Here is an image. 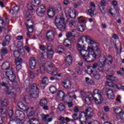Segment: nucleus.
<instances>
[{
  "mask_svg": "<svg viewBox=\"0 0 124 124\" xmlns=\"http://www.w3.org/2000/svg\"><path fill=\"white\" fill-rule=\"evenodd\" d=\"M84 38H85V41L88 43L90 46L88 47V50H95L97 47H98V43L94 42L93 40L90 36H85Z\"/></svg>",
  "mask_w": 124,
  "mask_h": 124,
  "instance_id": "1",
  "label": "nucleus"
},
{
  "mask_svg": "<svg viewBox=\"0 0 124 124\" xmlns=\"http://www.w3.org/2000/svg\"><path fill=\"white\" fill-rule=\"evenodd\" d=\"M91 95L93 99H94V101L98 104H100L101 102H102L103 98H102V95H101V92L99 90L95 89L93 91V94Z\"/></svg>",
  "mask_w": 124,
  "mask_h": 124,
  "instance_id": "2",
  "label": "nucleus"
},
{
  "mask_svg": "<svg viewBox=\"0 0 124 124\" xmlns=\"http://www.w3.org/2000/svg\"><path fill=\"white\" fill-rule=\"evenodd\" d=\"M9 24V19L6 17V14H4L2 18H0V31H7L5 27Z\"/></svg>",
  "mask_w": 124,
  "mask_h": 124,
  "instance_id": "3",
  "label": "nucleus"
},
{
  "mask_svg": "<svg viewBox=\"0 0 124 124\" xmlns=\"http://www.w3.org/2000/svg\"><path fill=\"white\" fill-rule=\"evenodd\" d=\"M55 25L59 31H62L63 30L65 29V22H64V19L61 17H58L56 16L55 18Z\"/></svg>",
  "mask_w": 124,
  "mask_h": 124,
  "instance_id": "4",
  "label": "nucleus"
},
{
  "mask_svg": "<svg viewBox=\"0 0 124 124\" xmlns=\"http://www.w3.org/2000/svg\"><path fill=\"white\" fill-rule=\"evenodd\" d=\"M6 76L9 80L12 82V84L13 86H16L17 84H18V82L16 80V75L14 73L13 69H11V71L6 72Z\"/></svg>",
  "mask_w": 124,
  "mask_h": 124,
  "instance_id": "5",
  "label": "nucleus"
},
{
  "mask_svg": "<svg viewBox=\"0 0 124 124\" xmlns=\"http://www.w3.org/2000/svg\"><path fill=\"white\" fill-rule=\"evenodd\" d=\"M46 11L45 5H42L38 7L36 11V13L39 17H44Z\"/></svg>",
  "mask_w": 124,
  "mask_h": 124,
  "instance_id": "6",
  "label": "nucleus"
},
{
  "mask_svg": "<svg viewBox=\"0 0 124 124\" xmlns=\"http://www.w3.org/2000/svg\"><path fill=\"white\" fill-rule=\"evenodd\" d=\"M65 12L66 14H68L69 17H71V19H75L76 16L79 14L77 11H73V10L69 8H66L65 10Z\"/></svg>",
  "mask_w": 124,
  "mask_h": 124,
  "instance_id": "7",
  "label": "nucleus"
},
{
  "mask_svg": "<svg viewBox=\"0 0 124 124\" xmlns=\"http://www.w3.org/2000/svg\"><path fill=\"white\" fill-rule=\"evenodd\" d=\"M114 112L115 114H117L118 115L116 117V119L117 120H123L124 117H123V116L124 115V111H123V109H122V108L121 107H116L114 110Z\"/></svg>",
  "mask_w": 124,
  "mask_h": 124,
  "instance_id": "8",
  "label": "nucleus"
},
{
  "mask_svg": "<svg viewBox=\"0 0 124 124\" xmlns=\"http://www.w3.org/2000/svg\"><path fill=\"white\" fill-rule=\"evenodd\" d=\"M17 106L18 108H20L21 110L23 111H26L27 113H29L31 116L33 115L34 112L32 110H30L29 108L27 107V106L25 105L24 103L22 102H19L17 103Z\"/></svg>",
  "mask_w": 124,
  "mask_h": 124,
  "instance_id": "9",
  "label": "nucleus"
},
{
  "mask_svg": "<svg viewBox=\"0 0 124 124\" xmlns=\"http://www.w3.org/2000/svg\"><path fill=\"white\" fill-rule=\"evenodd\" d=\"M102 93H106L108 99H114V98H115L114 92L110 89L107 90V88H103L102 90Z\"/></svg>",
  "mask_w": 124,
  "mask_h": 124,
  "instance_id": "10",
  "label": "nucleus"
},
{
  "mask_svg": "<svg viewBox=\"0 0 124 124\" xmlns=\"http://www.w3.org/2000/svg\"><path fill=\"white\" fill-rule=\"evenodd\" d=\"M41 117L42 118V122L45 123L46 124H48L53 121L52 118H49L50 117V114H49L45 115V114L42 113L41 114Z\"/></svg>",
  "mask_w": 124,
  "mask_h": 124,
  "instance_id": "11",
  "label": "nucleus"
},
{
  "mask_svg": "<svg viewBox=\"0 0 124 124\" xmlns=\"http://www.w3.org/2000/svg\"><path fill=\"white\" fill-rule=\"evenodd\" d=\"M48 104V101H47V98H43L39 102V105L43 107L44 110H48L49 107L47 106Z\"/></svg>",
  "mask_w": 124,
  "mask_h": 124,
  "instance_id": "12",
  "label": "nucleus"
},
{
  "mask_svg": "<svg viewBox=\"0 0 124 124\" xmlns=\"http://www.w3.org/2000/svg\"><path fill=\"white\" fill-rule=\"evenodd\" d=\"M83 37H85V36L81 37L80 39H79L78 41V43L77 44V47L78 49L79 50V52L82 51V50H84L85 49V45H82L83 43H84V40H83Z\"/></svg>",
  "mask_w": 124,
  "mask_h": 124,
  "instance_id": "13",
  "label": "nucleus"
},
{
  "mask_svg": "<svg viewBox=\"0 0 124 124\" xmlns=\"http://www.w3.org/2000/svg\"><path fill=\"white\" fill-rule=\"evenodd\" d=\"M36 60L34 57L31 58L29 60V65L31 69H35L36 67Z\"/></svg>",
  "mask_w": 124,
  "mask_h": 124,
  "instance_id": "14",
  "label": "nucleus"
},
{
  "mask_svg": "<svg viewBox=\"0 0 124 124\" xmlns=\"http://www.w3.org/2000/svg\"><path fill=\"white\" fill-rule=\"evenodd\" d=\"M26 26L28 30V31H30H30H33V22L31 20H28L27 23H26Z\"/></svg>",
  "mask_w": 124,
  "mask_h": 124,
  "instance_id": "15",
  "label": "nucleus"
},
{
  "mask_svg": "<svg viewBox=\"0 0 124 124\" xmlns=\"http://www.w3.org/2000/svg\"><path fill=\"white\" fill-rule=\"evenodd\" d=\"M72 85L71 82L68 79L64 80L62 82V85L65 89H69V88H71Z\"/></svg>",
  "mask_w": 124,
  "mask_h": 124,
  "instance_id": "16",
  "label": "nucleus"
},
{
  "mask_svg": "<svg viewBox=\"0 0 124 124\" xmlns=\"http://www.w3.org/2000/svg\"><path fill=\"white\" fill-rule=\"evenodd\" d=\"M87 117L86 112L82 111L79 115L78 120L80 123H82V122L87 121Z\"/></svg>",
  "mask_w": 124,
  "mask_h": 124,
  "instance_id": "17",
  "label": "nucleus"
},
{
  "mask_svg": "<svg viewBox=\"0 0 124 124\" xmlns=\"http://www.w3.org/2000/svg\"><path fill=\"white\" fill-rule=\"evenodd\" d=\"M86 114L87 117L91 119L93 116V110L91 107L86 109Z\"/></svg>",
  "mask_w": 124,
  "mask_h": 124,
  "instance_id": "18",
  "label": "nucleus"
},
{
  "mask_svg": "<svg viewBox=\"0 0 124 124\" xmlns=\"http://www.w3.org/2000/svg\"><path fill=\"white\" fill-rule=\"evenodd\" d=\"M10 36L9 35H6L5 37V41H3L2 42V45L3 47H5V46H7L9 44V42H10L11 40Z\"/></svg>",
  "mask_w": 124,
  "mask_h": 124,
  "instance_id": "19",
  "label": "nucleus"
},
{
  "mask_svg": "<svg viewBox=\"0 0 124 124\" xmlns=\"http://www.w3.org/2000/svg\"><path fill=\"white\" fill-rule=\"evenodd\" d=\"M54 32L47 31L46 33V38L48 41H53L55 34Z\"/></svg>",
  "mask_w": 124,
  "mask_h": 124,
  "instance_id": "20",
  "label": "nucleus"
},
{
  "mask_svg": "<svg viewBox=\"0 0 124 124\" xmlns=\"http://www.w3.org/2000/svg\"><path fill=\"white\" fill-rule=\"evenodd\" d=\"M22 121H23V118H18L17 116L13 117V119H12V121L10 123H12V124H22Z\"/></svg>",
  "mask_w": 124,
  "mask_h": 124,
  "instance_id": "21",
  "label": "nucleus"
},
{
  "mask_svg": "<svg viewBox=\"0 0 124 124\" xmlns=\"http://www.w3.org/2000/svg\"><path fill=\"white\" fill-rule=\"evenodd\" d=\"M19 11V7L18 6H15L12 9L10 10L9 13L12 15H17Z\"/></svg>",
  "mask_w": 124,
  "mask_h": 124,
  "instance_id": "22",
  "label": "nucleus"
},
{
  "mask_svg": "<svg viewBox=\"0 0 124 124\" xmlns=\"http://www.w3.org/2000/svg\"><path fill=\"white\" fill-rule=\"evenodd\" d=\"M93 52V57L94 58V59H96V57H97V55H99L101 53V49L98 46L97 47H96L94 50H92Z\"/></svg>",
  "mask_w": 124,
  "mask_h": 124,
  "instance_id": "23",
  "label": "nucleus"
},
{
  "mask_svg": "<svg viewBox=\"0 0 124 124\" xmlns=\"http://www.w3.org/2000/svg\"><path fill=\"white\" fill-rule=\"evenodd\" d=\"M17 118H20L21 119H24L25 118V115L24 112L20 110H17L16 111V116Z\"/></svg>",
  "mask_w": 124,
  "mask_h": 124,
  "instance_id": "24",
  "label": "nucleus"
},
{
  "mask_svg": "<svg viewBox=\"0 0 124 124\" xmlns=\"http://www.w3.org/2000/svg\"><path fill=\"white\" fill-rule=\"evenodd\" d=\"M1 67L3 70H8L10 67V64L8 62H4L2 63Z\"/></svg>",
  "mask_w": 124,
  "mask_h": 124,
  "instance_id": "25",
  "label": "nucleus"
},
{
  "mask_svg": "<svg viewBox=\"0 0 124 124\" xmlns=\"http://www.w3.org/2000/svg\"><path fill=\"white\" fill-rule=\"evenodd\" d=\"M65 63L67 66H69L71 63H72V57L71 55H69L67 56V58L65 59Z\"/></svg>",
  "mask_w": 124,
  "mask_h": 124,
  "instance_id": "26",
  "label": "nucleus"
},
{
  "mask_svg": "<svg viewBox=\"0 0 124 124\" xmlns=\"http://www.w3.org/2000/svg\"><path fill=\"white\" fill-rule=\"evenodd\" d=\"M0 103L1 107H7L9 102L6 98L2 99L0 100Z\"/></svg>",
  "mask_w": 124,
  "mask_h": 124,
  "instance_id": "27",
  "label": "nucleus"
},
{
  "mask_svg": "<svg viewBox=\"0 0 124 124\" xmlns=\"http://www.w3.org/2000/svg\"><path fill=\"white\" fill-rule=\"evenodd\" d=\"M57 96L58 98H59V99H61V100H64V92H63L62 91H59L57 93Z\"/></svg>",
  "mask_w": 124,
  "mask_h": 124,
  "instance_id": "28",
  "label": "nucleus"
},
{
  "mask_svg": "<svg viewBox=\"0 0 124 124\" xmlns=\"http://www.w3.org/2000/svg\"><path fill=\"white\" fill-rule=\"evenodd\" d=\"M51 74L53 75V77L50 78V80L51 81H54V80H59V78H57V71L55 70H52Z\"/></svg>",
  "mask_w": 124,
  "mask_h": 124,
  "instance_id": "29",
  "label": "nucleus"
},
{
  "mask_svg": "<svg viewBox=\"0 0 124 124\" xmlns=\"http://www.w3.org/2000/svg\"><path fill=\"white\" fill-rule=\"evenodd\" d=\"M63 45L65 47H69V48H71V41L68 39H65L64 40Z\"/></svg>",
  "mask_w": 124,
  "mask_h": 124,
  "instance_id": "30",
  "label": "nucleus"
},
{
  "mask_svg": "<svg viewBox=\"0 0 124 124\" xmlns=\"http://www.w3.org/2000/svg\"><path fill=\"white\" fill-rule=\"evenodd\" d=\"M47 15L49 16L50 18H52L56 15V12L53 9H49L47 11Z\"/></svg>",
  "mask_w": 124,
  "mask_h": 124,
  "instance_id": "31",
  "label": "nucleus"
},
{
  "mask_svg": "<svg viewBox=\"0 0 124 124\" xmlns=\"http://www.w3.org/2000/svg\"><path fill=\"white\" fill-rule=\"evenodd\" d=\"M107 79L108 80V81H111V82H115L116 81L117 78L115 77V76L113 75H109L107 76Z\"/></svg>",
  "mask_w": 124,
  "mask_h": 124,
  "instance_id": "32",
  "label": "nucleus"
},
{
  "mask_svg": "<svg viewBox=\"0 0 124 124\" xmlns=\"http://www.w3.org/2000/svg\"><path fill=\"white\" fill-rule=\"evenodd\" d=\"M31 93V97H33V98H37L38 97V91H36V90H34L33 91H30Z\"/></svg>",
  "mask_w": 124,
  "mask_h": 124,
  "instance_id": "33",
  "label": "nucleus"
},
{
  "mask_svg": "<svg viewBox=\"0 0 124 124\" xmlns=\"http://www.w3.org/2000/svg\"><path fill=\"white\" fill-rule=\"evenodd\" d=\"M31 3L34 7H37L41 3V1L40 0H32Z\"/></svg>",
  "mask_w": 124,
  "mask_h": 124,
  "instance_id": "34",
  "label": "nucleus"
},
{
  "mask_svg": "<svg viewBox=\"0 0 124 124\" xmlns=\"http://www.w3.org/2000/svg\"><path fill=\"white\" fill-rule=\"evenodd\" d=\"M90 51V50H86L84 48L83 50H82L81 51L79 52V53H80V55L82 56V57H84L85 56L90 55V51Z\"/></svg>",
  "mask_w": 124,
  "mask_h": 124,
  "instance_id": "35",
  "label": "nucleus"
},
{
  "mask_svg": "<svg viewBox=\"0 0 124 124\" xmlns=\"http://www.w3.org/2000/svg\"><path fill=\"white\" fill-rule=\"evenodd\" d=\"M33 91H36L37 92L39 91L38 87H37L36 83H33L31 86L30 92H33Z\"/></svg>",
  "mask_w": 124,
  "mask_h": 124,
  "instance_id": "36",
  "label": "nucleus"
},
{
  "mask_svg": "<svg viewBox=\"0 0 124 124\" xmlns=\"http://www.w3.org/2000/svg\"><path fill=\"white\" fill-rule=\"evenodd\" d=\"M82 58L85 62H93V60H90V54L82 56Z\"/></svg>",
  "mask_w": 124,
  "mask_h": 124,
  "instance_id": "37",
  "label": "nucleus"
},
{
  "mask_svg": "<svg viewBox=\"0 0 124 124\" xmlns=\"http://www.w3.org/2000/svg\"><path fill=\"white\" fill-rule=\"evenodd\" d=\"M78 23H79L80 24L83 23H87V22L86 21V19H85V17L83 16H80V17H79L78 19Z\"/></svg>",
  "mask_w": 124,
  "mask_h": 124,
  "instance_id": "38",
  "label": "nucleus"
},
{
  "mask_svg": "<svg viewBox=\"0 0 124 124\" xmlns=\"http://www.w3.org/2000/svg\"><path fill=\"white\" fill-rule=\"evenodd\" d=\"M8 115L9 118L11 119H13V118H15V116H14V112L13 111V109H11L8 111Z\"/></svg>",
  "mask_w": 124,
  "mask_h": 124,
  "instance_id": "39",
  "label": "nucleus"
},
{
  "mask_svg": "<svg viewBox=\"0 0 124 124\" xmlns=\"http://www.w3.org/2000/svg\"><path fill=\"white\" fill-rule=\"evenodd\" d=\"M28 74L29 75H30V77H31V79H34V78H35V75L34 74H35V71L33 72L29 70L28 71Z\"/></svg>",
  "mask_w": 124,
  "mask_h": 124,
  "instance_id": "40",
  "label": "nucleus"
},
{
  "mask_svg": "<svg viewBox=\"0 0 124 124\" xmlns=\"http://www.w3.org/2000/svg\"><path fill=\"white\" fill-rule=\"evenodd\" d=\"M49 91L52 94H54V93H57V89L55 86H50L49 87Z\"/></svg>",
  "mask_w": 124,
  "mask_h": 124,
  "instance_id": "41",
  "label": "nucleus"
},
{
  "mask_svg": "<svg viewBox=\"0 0 124 124\" xmlns=\"http://www.w3.org/2000/svg\"><path fill=\"white\" fill-rule=\"evenodd\" d=\"M16 64H21L23 62V60L22 59L17 57L15 59Z\"/></svg>",
  "mask_w": 124,
  "mask_h": 124,
  "instance_id": "42",
  "label": "nucleus"
},
{
  "mask_svg": "<svg viewBox=\"0 0 124 124\" xmlns=\"http://www.w3.org/2000/svg\"><path fill=\"white\" fill-rule=\"evenodd\" d=\"M58 108L60 111H63L64 109H65V107L64 106V105L63 104H60L59 105Z\"/></svg>",
  "mask_w": 124,
  "mask_h": 124,
  "instance_id": "43",
  "label": "nucleus"
},
{
  "mask_svg": "<svg viewBox=\"0 0 124 124\" xmlns=\"http://www.w3.org/2000/svg\"><path fill=\"white\" fill-rule=\"evenodd\" d=\"M88 12L91 17H93L94 16L93 9H92V8L90 7V9L88 10Z\"/></svg>",
  "mask_w": 124,
  "mask_h": 124,
  "instance_id": "44",
  "label": "nucleus"
},
{
  "mask_svg": "<svg viewBox=\"0 0 124 124\" xmlns=\"http://www.w3.org/2000/svg\"><path fill=\"white\" fill-rule=\"evenodd\" d=\"M72 118H73V119L71 120V122H73L74 121H77L78 120H79V117H78V115L76 113H74L72 115Z\"/></svg>",
  "mask_w": 124,
  "mask_h": 124,
  "instance_id": "45",
  "label": "nucleus"
},
{
  "mask_svg": "<svg viewBox=\"0 0 124 124\" xmlns=\"http://www.w3.org/2000/svg\"><path fill=\"white\" fill-rule=\"evenodd\" d=\"M14 55L16 58H19L21 56V53H20V51L17 50L14 51Z\"/></svg>",
  "mask_w": 124,
  "mask_h": 124,
  "instance_id": "46",
  "label": "nucleus"
},
{
  "mask_svg": "<svg viewBox=\"0 0 124 124\" xmlns=\"http://www.w3.org/2000/svg\"><path fill=\"white\" fill-rule=\"evenodd\" d=\"M104 66L101 65V64H99L97 68V70L100 72H104Z\"/></svg>",
  "mask_w": 124,
  "mask_h": 124,
  "instance_id": "47",
  "label": "nucleus"
},
{
  "mask_svg": "<svg viewBox=\"0 0 124 124\" xmlns=\"http://www.w3.org/2000/svg\"><path fill=\"white\" fill-rule=\"evenodd\" d=\"M77 30L78 31H84L85 27L83 25H80L77 27Z\"/></svg>",
  "mask_w": 124,
  "mask_h": 124,
  "instance_id": "48",
  "label": "nucleus"
},
{
  "mask_svg": "<svg viewBox=\"0 0 124 124\" xmlns=\"http://www.w3.org/2000/svg\"><path fill=\"white\" fill-rule=\"evenodd\" d=\"M91 100H94V99H93V96L92 97H87L85 98V101L87 104L91 101ZM89 101V102H88Z\"/></svg>",
  "mask_w": 124,
  "mask_h": 124,
  "instance_id": "49",
  "label": "nucleus"
},
{
  "mask_svg": "<svg viewBox=\"0 0 124 124\" xmlns=\"http://www.w3.org/2000/svg\"><path fill=\"white\" fill-rule=\"evenodd\" d=\"M48 81V78L46 77H44V78H43L42 83H43V84H45L46 85Z\"/></svg>",
  "mask_w": 124,
  "mask_h": 124,
  "instance_id": "50",
  "label": "nucleus"
},
{
  "mask_svg": "<svg viewBox=\"0 0 124 124\" xmlns=\"http://www.w3.org/2000/svg\"><path fill=\"white\" fill-rule=\"evenodd\" d=\"M108 61V59L107 58H105L103 62H100L99 64H101V65H102L103 66H105V65H106V62H107Z\"/></svg>",
  "mask_w": 124,
  "mask_h": 124,
  "instance_id": "51",
  "label": "nucleus"
},
{
  "mask_svg": "<svg viewBox=\"0 0 124 124\" xmlns=\"http://www.w3.org/2000/svg\"><path fill=\"white\" fill-rule=\"evenodd\" d=\"M1 53H2L3 55H6V54H8V51H7L6 48H3L1 49Z\"/></svg>",
  "mask_w": 124,
  "mask_h": 124,
  "instance_id": "52",
  "label": "nucleus"
},
{
  "mask_svg": "<svg viewBox=\"0 0 124 124\" xmlns=\"http://www.w3.org/2000/svg\"><path fill=\"white\" fill-rule=\"evenodd\" d=\"M106 83H107V85H108V87H111L112 88H114V85L113 82L107 81Z\"/></svg>",
  "mask_w": 124,
  "mask_h": 124,
  "instance_id": "53",
  "label": "nucleus"
},
{
  "mask_svg": "<svg viewBox=\"0 0 124 124\" xmlns=\"http://www.w3.org/2000/svg\"><path fill=\"white\" fill-rule=\"evenodd\" d=\"M50 53L47 54V56L48 58H52L53 55H54V50H51L50 51H49Z\"/></svg>",
  "mask_w": 124,
  "mask_h": 124,
  "instance_id": "54",
  "label": "nucleus"
},
{
  "mask_svg": "<svg viewBox=\"0 0 124 124\" xmlns=\"http://www.w3.org/2000/svg\"><path fill=\"white\" fill-rule=\"evenodd\" d=\"M27 7L29 10H31L32 12H34V10L33 9V7L32 6H29V4H27Z\"/></svg>",
  "mask_w": 124,
  "mask_h": 124,
  "instance_id": "55",
  "label": "nucleus"
},
{
  "mask_svg": "<svg viewBox=\"0 0 124 124\" xmlns=\"http://www.w3.org/2000/svg\"><path fill=\"white\" fill-rule=\"evenodd\" d=\"M93 76L96 80H98L99 78H100V76L99 75V74H93Z\"/></svg>",
  "mask_w": 124,
  "mask_h": 124,
  "instance_id": "56",
  "label": "nucleus"
},
{
  "mask_svg": "<svg viewBox=\"0 0 124 124\" xmlns=\"http://www.w3.org/2000/svg\"><path fill=\"white\" fill-rule=\"evenodd\" d=\"M5 80H6L5 78H3V82L1 84V85L2 87H6V84H7V83H6V82H5Z\"/></svg>",
  "mask_w": 124,
  "mask_h": 124,
  "instance_id": "57",
  "label": "nucleus"
},
{
  "mask_svg": "<svg viewBox=\"0 0 124 124\" xmlns=\"http://www.w3.org/2000/svg\"><path fill=\"white\" fill-rule=\"evenodd\" d=\"M16 64V69L17 70H20L22 69V65L21 64Z\"/></svg>",
  "mask_w": 124,
  "mask_h": 124,
  "instance_id": "58",
  "label": "nucleus"
},
{
  "mask_svg": "<svg viewBox=\"0 0 124 124\" xmlns=\"http://www.w3.org/2000/svg\"><path fill=\"white\" fill-rule=\"evenodd\" d=\"M39 48L42 51H45L46 50V47H45L44 45H40Z\"/></svg>",
  "mask_w": 124,
  "mask_h": 124,
  "instance_id": "59",
  "label": "nucleus"
},
{
  "mask_svg": "<svg viewBox=\"0 0 124 124\" xmlns=\"http://www.w3.org/2000/svg\"><path fill=\"white\" fill-rule=\"evenodd\" d=\"M66 36L67 38H69V37L72 36V33L71 32H67L66 34Z\"/></svg>",
  "mask_w": 124,
  "mask_h": 124,
  "instance_id": "60",
  "label": "nucleus"
},
{
  "mask_svg": "<svg viewBox=\"0 0 124 124\" xmlns=\"http://www.w3.org/2000/svg\"><path fill=\"white\" fill-rule=\"evenodd\" d=\"M58 119L59 121H61V122H64L65 118L62 116H60Z\"/></svg>",
  "mask_w": 124,
  "mask_h": 124,
  "instance_id": "61",
  "label": "nucleus"
},
{
  "mask_svg": "<svg viewBox=\"0 0 124 124\" xmlns=\"http://www.w3.org/2000/svg\"><path fill=\"white\" fill-rule=\"evenodd\" d=\"M98 66V63L97 62H95L93 64V66H92V68H96L97 66Z\"/></svg>",
  "mask_w": 124,
  "mask_h": 124,
  "instance_id": "62",
  "label": "nucleus"
},
{
  "mask_svg": "<svg viewBox=\"0 0 124 124\" xmlns=\"http://www.w3.org/2000/svg\"><path fill=\"white\" fill-rule=\"evenodd\" d=\"M101 4L102 6H106V3L105 2V1L104 0H101Z\"/></svg>",
  "mask_w": 124,
  "mask_h": 124,
  "instance_id": "63",
  "label": "nucleus"
},
{
  "mask_svg": "<svg viewBox=\"0 0 124 124\" xmlns=\"http://www.w3.org/2000/svg\"><path fill=\"white\" fill-rule=\"evenodd\" d=\"M110 108H109V107L108 106H105L104 107V110L105 111V112H108V111H109V109Z\"/></svg>",
  "mask_w": 124,
  "mask_h": 124,
  "instance_id": "64",
  "label": "nucleus"
}]
</instances>
